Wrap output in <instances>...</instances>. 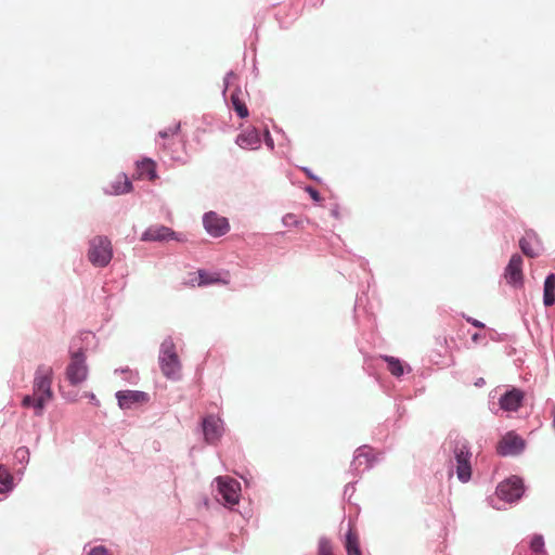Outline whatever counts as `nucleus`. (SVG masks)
I'll use <instances>...</instances> for the list:
<instances>
[{
	"mask_svg": "<svg viewBox=\"0 0 555 555\" xmlns=\"http://www.w3.org/2000/svg\"><path fill=\"white\" fill-rule=\"evenodd\" d=\"M53 369L50 365H39L35 373L33 393L36 397V414L40 415L44 405L52 400Z\"/></svg>",
	"mask_w": 555,
	"mask_h": 555,
	"instance_id": "nucleus-1",
	"label": "nucleus"
},
{
	"mask_svg": "<svg viewBox=\"0 0 555 555\" xmlns=\"http://www.w3.org/2000/svg\"><path fill=\"white\" fill-rule=\"evenodd\" d=\"M158 361L162 373L167 378L178 379L180 377L181 362L171 337L162 343Z\"/></svg>",
	"mask_w": 555,
	"mask_h": 555,
	"instance_id": "nucleus-2",
	"label": "nucleus"
},
{
	"mask_svg": "<svg viewBox=\"0 0 555 555\" xmlns=\"http://www.w3.org/2000/svg\"><path fill=\"white\" fill-rule=\"evenodd\" d=\"M113 257V247L106 236H95L90 241L88 259L95 267H106Z\"/></svg>",
	"mask_w": 555,
	"mask_h": 555,
	"instance_id": "nucleus-3",
	"label": "nucleus"
},
{
	"mask_svg": "<svg viewBox=\"0 0 555 555\" xmlns=\"http://www.w3.org/2000/svg\"><path fill=\"white\" fill-rule=\"evenodd\" d=\"M66 378L73 386L85 382L88 377V366L86 364L85 352L79 349L70 353V361L66 367Z\"/></svg>",
	"mask_w": 555,
	"mask_h": 555,
	"instance_id": "nucleus-4",
	"label": "nucleus"
},
{
	"mask_svg": "<svg viewBox=\"0 0 555 555\" xmlns=\"http://www.w3.org/2000/svg\"><path fill=\"white\" fill-rule=\"evenodd\" d=\"M470 456L466 442H457L454 449L456 475L462 482H467L472 476Z\"/></svg>",
	"mask_w": 555,
	"mask_h": 555,
	"instance_id": "nucleus-5",
	"label": "nucleus"
},
{
	"mask_svg": "<svg viewBox=\"0 0 555 555\" xmlns=\"http://www.w3.org/2000/svg\"><path fill=\"white\" fill-rule=\"evenodd\" d=\"M218 494L221 495L225 504L234 505L240 498V483L230 477L216 478Z\"/></svg>",
	"mask_w": 555,
	"mask_h": 555,
	"instance_id": "nucleus-6",
	"label": "nucleus"
},
{
	"mask_svg": "<svg viewBox=\"0 0 555 555\" xmlns=\"http://www.w3.org/2000/svg\"><path fill=\"white\" fill-rule=\"evenodd\" d=\"M118 405L122 410L141 406L150 401L149 393L140 390H120L116 392Z\"/></svg>",
	"mask_w": 555,
	"mask_h": 555,
	"instance_id": "nucleus-7",
	"label": "nucleus"
},
{
	"mask_svg": "<svg viewBox=\"0 0 555 555\" xmlns=\"http://www.w3.org/2000/svg\"><path fill=\"white\" fill-rule=\"evenodd\" d=\"M522 482L519 478L513 477L501 482L496 488L498 496L506 502H514L522 495Z\"/></svg>",
	"mask_w": 555,
	"mask_h": 555,
	"instance_id": "nucleus-8",
	"label": "nucleus"
},
{
	"mask_svg": "<svg viewBox=\"0 0 555 555\" xmlns=\"http://www.w3.org/2000/svg\"><path fill=\"white\" fill-rule=\"evenodd\" d=\"M203 223L205 230L215 237L224 235L230 229L228 219L214 211L205 214Z\"/></svg>",
	"mask_w": 555,
	"mask_h": 555,
	"instance_id": "nucleus-9",
	"label": "nucleus"
},
{
	"mask_svg": "<svg viewBox=\"0 0 555 555\" xmlns=\"http://www.w3.org/2000/svg\"><path fill=\"white\" fill-rule=\"evenodd\" d=\"M525 448V441L521 437L514 433H507L498 444V453L500 455H516Z\"/></svg>",
	"mask_w": 555,
	"mask_h": 555,
	"instance_id": "nucleus-10",
	"label": "nucleus"
},
{
	"mask_svg": "<svg viewBox=\"0 0 555 555\" xmlns=\"http://www.w3.org/2000/svg\"><path fill=\"white\" fill-rule=\"evenodd\" d=\"M504 278L506 282L511 285H522L524 274H522V258L518 254H514L505 270Z\"/></svg>",
	"mask_w": 555,
	"mask_h": 555,
	"instance_id": "nucleus-11",
	"label": "nucleus"
},
{
	"mask_svg": "<svg viewBox=\"0 0 555 555\" xmlns=\"http://www.w3.org/2000/svg\"><path fill=\"white\" fill-rule=\"evenodd\" d=\"M203 431L207 442L215 443L222 435L223 427L220 418L209 415L203 421Z\"/></svg>",
	"mask_w": 555,
	"mask_h": 555,
	"instance_id": "nucleus-12",
	"label": "nucleus"
},
{
	"mask_svg": "<svg viewBox=\"0 0 555 555\" xmlns=\"http://www.w3.org/2000/svg\"><path fill=\"white\" fill-rule=\"evenodd\" d=\"M177 240L176 233L168 227L165 225H152L142 234L141 240L149 242H160L166 240Z\"/></svg>",
	"mask_w": 555,
	"mask_h": 555,
	"instance_id": "nucleus-13",
	"label": "nucleus"
},
{
	"mask_svg": "<svg viewBox=\"0 0 555 555\" xmlns=\"http://www.w3.org/2000/svg\"><path fill=\"white\" fill-rule=\"evenodd\" d=\"M180 129V125H176L175 127H170L166 130H162L158 132V135L165 140L163 143V147L170 153L171 158L180 160L181 157L177 154V152L172 149L176 144V135ZM177 143H181V140H178Z\"/></svg>",
	"mask_w": 555,
	"mask_h": 555,
	"instance_id": "nucleus-14",
	"label": "nucleus"
},
{
	"mask_svg": "<svg viewBox=\"0 0 555 555\" xmlns=\"http://www.w3.org/2000/svg\"><path fill=\"white\" fill-rule=\"evenodd\" d=\"M236 143L245 150H256L260 146V137L256 129H246L236 138Z\"/></svg>",
	"mask_w": 555,
	"mask_h": 555,
	"instance_id": "nucleus-15",
	"label": "nucleus"
},
{
	"mask_svg": "<svg viewBox=\"0 0 555 555\" xmlns=\"http://www.w3.org/2000/svg\"><path fill=\"white\" fill-rule=\"evenodd\" d=\"M524 393L518 389L507 391L500 399V405L505 411H516L521 404Z\"/></svg>",
	"mask_w": 555,
	"mask_h": 555,
	"instance_id": "nucleus-16",
	"label": "nucleus"
},
{
	"mask_svg": "<svg viewBox=\"0 0 555 555\" xmlns=\"http://www.w3.org/2000/svg\"><path fill=\"white\" fill-rule=\"evenodd\" d=\"M135 178L154 181L157 178L156 163L151 158H145L137 164Z\"/></svg>",
	"mask_w": 555,
	"mask_h": 555,
	"instance_id": "nucleus-17",
	"label": "nucleus"
},
{
	"mask_svg": "<svg viewBox=\"0 0 555 555\" xmlns=\"http://www.w3.org/2000/svg\"><path fill=\"white\" fill-rule=\"evenodd\" d=\"M345 548L347 555H362L359 534L352 525H349V530L346 533Z\"/></svg>",
	"mask_w": 555,
	"mask_h": 555,
	"instance_id": "nucleus-18",
	"label": "nucleus"
},
{
	"mask_svg": "<svg viewBox=\"0 0 555 555\" xmlns=\"http://www.w3.org/2000/svg\"><path fill=\"white\" fill-rule=\"evenodd\" d=\"M534 238V233H527L526 237L519 240V247L521 251L529 258L538 257L540 254L538 244H532V240Z\"/></svg>",
	"mask_w": 555,
	"mask_h": 555,
	"instance_id": "nucleus-19",
	"label": "nucleus"
},
{
	"mask_svg": "<svg viewBox=\"0 0 555 555\" xmlns=\"http://www.w3.org/2000/svg\"><path fill=\"white\" fill-rule=\"evenodd\" d=\"M543 302L546 307L555 304V274L551 273L544 281Z\"/></svg>",
	"mask_w": 555,
	"mask_h": 555,
	"instance_id": "nucleus-20",
	"label": "nucleus"
},
{
	"mask_svg": "<svg viewBox=\"0 0 555 555\" xmlns=\"http://www.w3.org/2000/svg\"><path fill=\"white\" fill-rule=\"evenodd\" d=\"M112 193L114 194H124L128 193L132 190V183L128 179V177L124 173H120L116 177V180L111 185Z\"/></svg>",
	"mask_w": 555,
	"mask_h": 555,
	"instance_id": "nucleus-21",
	"label": "nucleus"
},
{
	"mask_svg": "<svg viewBox=\"0 0 555 555\" xmlns=\"http://www.w3.org/2000/svg\"><path fill=\"white\" fill-rule=\"evenodd\" d=\"M219 282H221L219 274L208 273L204 270H199L197 272V278H194L191 280V285L194 286L196 283L198 286H205V285H210V284H215V283H219Z\"/></svg>",
	"mask_w": 555,
	"mask_h": 555,
	"instance_id": "nucleus-22",
	"label": "nucleus"
},
{
	"mask_svg": "<svg viewBox=\"0 0 555 555\" xmlns=\"http://www.w3.org/2000/svg\"><path fill=\"white\" fill-rule=\"evenodd\" d=\"M13 477L10 472L0 465V493H5L12 489Z\"/></svg>",
	"mask_w": 555,
	"mask_h": 555,
	"instance_id": "nucleus-23",
	"label": "nucleus"
},
{
	"mask_svg": "<svg viewBox=\"0 0 555 555\" xmlns=\"http://www.w3.org/2000/svg\"><path fill=\"white\" fill-rule=\"evenodd\" d=\"M383 359L388 364V370L393 376H401L403 374V365L401 361L395 357L385 356Z\"/></svg>",
	"mask_w": 555,
	"mask_h": 555,
	"instance_id": "nucleus-24",
	"label": "nucleus"
},
{
	"mask_svg": "<svg viewBox=\"0 0 555 555\" xmlns=\"http://www.w3.org/2000/svg\"><path fill=\"white\" fill-rule=\"evenodd\" d=\"M231 102L234 111L241 118H245L248 116L247 106L245 105L244 101L240 98L238 93H233L231 95Z\"/></svg>",
	"mask_w": 555,
	"mask_h": 555,
	"instance_id": "nucleus-25",
	"label": "nucleus"
},
{
	"mask_svg": "<svg viewBox=\"0 0 555 555\" xmlns=\"http://www.w3.org/2000/svg\"><path fill=\"white\" fill-rule=\"evenodd\" d=\"M530 548L537 554H545L544 539L542 535H534L530 542Z\"/></svg>",
	"mask_w": 555,
	"mask_h": 555,
	"instance_id": "nucleus-26",
	"label": "nucleus"
},
{
	"mask_svg": "<svg viewBox=\"0 0 555 555\" xmlns=\"http://www.w3.org/2000/svg\"><path fill=\"white\" fill-rule=\"evenodd\" d=\"M318 555H334L330 541L323 539L319 542Z\"/></svg>",
	"mask_w": 555,
	"mask_h": 555,
	"instance_id": "nucleus-27",
	"label": "nucleus"
},
{
	"mask_svg": "<svg viewBox=\"0 0 555 555\" xmlns=\"http://www.w3.org/2000/svg\"><path fill=\"white\" fill-rule=\"evenodd\" d=\"M22 405L24 408H29V406H34L36 409V397L33 395V396H25L23 398V401H22Z\"/></svg>",
	"mask_w": 555,
	"mask_h": 555,
	"instance_id": "nucleus-28",
	"label": "nucleus"
},
{
	"mask_svg": "<svg viewBox=\"0 0 555 555\" xmlns=\"http://www.w3.org/2000/svg\"><path fill=\"white\" fill-rule=\"evenodd\" d=\"M88 555H108L107 550L104 546L93 547Z\"/></svg>",
	"mask_w": 555,
	"mask_h": 555,
	"instance_id": "nucleus-29",
	"label": "nucleus"
},
{
	"mask_svg": "<svg viewBox=\"0 0 555 555\" xmlns=\"http://www.w3.org/2000/svg\"><path fill=\"white\" fill-rule=\"evenodd\" d=\"M307 192L309 193L311 198H313L315 202H319L321 199V195H320V193L315 189L308 188Z\"/></svg>",
	"mask_w": 555,
	"mask_h": 555,
	"instance_id": "nucleus-30",
	"label": "nucleus"
},
{
	"mask_svg": "<svg viewBox=\"0 0 555 555\" xmlns=\"http://www.w3.org/2000/svg\"><path fill=\"white\" fill-rule=\"evenodd\" d=\"M468 322H470L476 327H479V328H483L485 327V324L479 322V321H477V320L468 319Z\"/></svg>",
	"mask_w": 555,
	"mask_h": 555,
	"instance_id": "nucleus-31",
	"label": "nucleus"
},
{
	"mask_svg": "<svg viewBox=\"0 0 555 555\" xmlns=\"http://www.w3.org/2000/svg\"><path fill=\"white\" fill-rule=\"evenodd\" d=\"M294 219V216L293 215H287L285 218H284V222L286 224H288V220H293Z\"/></svg>",
	"mask_w": 555,
	"mask_h": 555,
	"instance_id": "nucleus-32",
	"label": "nucleus"
},
{
	"mask_svg": "<svg viewBox=\"0 0 555 555\" xmlns=\"http://www.w3.org/2000/svg\"><path fill=\"white\" fill-rule=\"evenodd\" d=\"M20 453L24 455V454H26V453H27V450H25V449H18V450H17V454H20Z\"/></svg>",
	"mask_w": 555,
	"mask_h": 555,
	"instance_id": "nucleus-33",
	"label": "nucleus"
},
{
	"mask_svg": "<svg viewBox=\"0 0 555 555\" xmlns=\"http://www.w3.org/2000/svg\"><path fill=\"white\" fill-rule=\"evenodd\" d=\"M89 399L94 400V399H95V396H94L93 393H90V395H89Z\"/></svg>",
	"mask_w": 555,
	"mask_h": 555,
	"instance_id": "nucleus-34",
	"label": "nucleus"
},
{
	"mask_svg": "<svg viewBox=\"0 0 555 555\" xmlns=\"http://www.w3.org/2000/svg\"><path fill=\"white\" fill-rule=\"evenodd\" d=\"M477 339H478V334L473 335V340H477Z\"/></svg>",
	"mask_w": 555,
	"mask_h": 555,
	"instance_id": "nucleus-35",
	"label": "nucleus"
}]
</instances>
